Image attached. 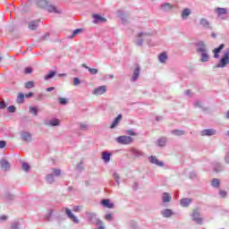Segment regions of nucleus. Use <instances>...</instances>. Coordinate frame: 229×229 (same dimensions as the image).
Instances as JSON below:
<instances>
[{
  "mask_svg": "<svg viewBox=\"0 0 229 229\" xmlns=\"http://www.w3.org/2000/svg\"><path fill=\"white\" fill-rule=\"evenodd\" d=\"M25 74H31L33 72V69L31 67H27L24 70Z\"/></svg>",
  "mask_w": 229,
  "mask_h": 229,
  "instance_id": "nucleus-51",
  "label": "nucleus"
},
{
  "mask_svg": "<svg viewBox=\"0 0 229 229\" xmlns=\"http://www.w3.org/2000/svg\"><path fill=\"white\" fill-rule=\"evenodd\" d=\"M53 212H55L53 209H48L47 214L45 215V219L47 221H49L51 219V216H53Z\"/></svg>",
  "mask_w": 229,
  "mask_h": 229,
  "instance_id": "nucleus-37",
  "label": "nucleus"
},
{
  "mask_svg": "<svg viewBox=\"0 0 229 229\" xmlns=\"http://www.w3.org/2000/svg\"><path fill=\"white\" fill-rule=\"evenodd\" d=\"M38 22H40V20L30 21L29 24L30 30H37V28H38Z\"/></svg>",
  "mask_w": 229,
  "mask_h": 229,
  "instance_id": "nucleus-28",
  "label": "nucleus"
},
{
  "mask_svg": "<svg viewBox=\"0 0 229 229\" xmlns=\"http://www.w3.org/2000/svg\"><path fill=\"white\" fill-rule=\"evenodd\" d=\"M81 31H83L82 29H76L75 30H73L72 34L69 38H73L74 37H76V35H80Z\"/></svg>",
  "mask_w": 229,
  "mask_h": 229,
  "instance_id": "nucleus-39",
  "label": "nucleus"
},
{
  "mask_svg": "<svg viewBox=\"0 0 229 229\" xmlns=\"http://www.w3.org/2000/svg\"><path fill=\"white\" fill-rule=\"evenodd\" d=\"M223 49H225V44H221L218 47L215 48L213 50L214 58H216V60L219 59V53H221Z\"/></svg>",
  "mask_w": 229,
  "mask_h": 229,
  "instance_id": "nucleus-20",
  "label": "nucleus"
},
{
  "mask_svg": "<svg viewBox=\"0 0 229 229\" xmlns=\"http://www.w3.org/2000/svg\"><path fill=\"white\" fill-rule=\"evenodd\" d=\"M148 160H149L150 164H154L155 165H157L158 167H164V162L158 160V158H157V157H155V156L149 157Z\"/></svg>",
  "mask_w": 229,
  "mask_h": 229,
  "instance_id": "nucleus-14",
  "label": "nucleus"
},
{
  "mask_svg": "<svg viewBox=\"0 0 229 229\" xmlns=\"http://www.w3.org/2000/svg\"><path fill=\"white\" fill-rule=\"evenodd\" d=\"M0 167L3 171H10V163L6 159L0 161Z\"/></svg>",
  "mask_w": 229,
  "mask_h": 229,
  "instance_id": "nucleus-19",
  "label": "nucleus"
},
{
  "mask_svg": "<svg viewBox=\"0 0 229 229\" xmlns=\"http://www.w3.org/2000/svg\"><path fill=\"white\" fill-rule=\"evenodd\" d=\"M36 4L38 8H41L42 10H47V12H49L50 13H60V12L56 10V7L49 4V2L47 0H37Z\"/></svg>",
  "mask_w": 229,
  "mask_h": 229,
  "instance_id": "nucleus-1",
  "label": "nucleus"
},
{
  "mask_svg": "<svg viewBox=\"0 0 229 229\" xmlns=\"http://www.w3.org/2000/svg\"><path fill=\"white\" fill-rule=\"evenodd\" d=\"M5 106H6V103H4V101L0 102V110H4Z\"/></svg>",
  "mask_w": 229,
  "mask_h": 229,
  "instance_id": "nucleus-61",
  "label": "nucleus"
},
{
  "mask_svg": "<svg viewBox=\"0 0 229 229\" xmlns=\"http://www.w3.org/2000/svg\"><path fill=\"white\" fill-rule=\"evenodd\" d=\"M25 89H33L35 87V82L33 81H27L24 84Z\"/></svg>",
  "mask_w": 229,
  "mask_h": 229,
  "instance_id": "nucleus-43",
  "label": "nucleus"
},
{
  "mask_svg": "<svg viewBox=\"0 0 229 229\" xmlns=\"http://www.w3.org/2000/svg\"><path fill=\"white\" fill-rule=\"evenodd\" d=\"M129 226H130L131 229H137V222H135V221H131V222L129 223Z\"/></svg>",
  "mask_w": 229,
  "mask_h": 229,
  "instance_id": "nucleus-47",
  "label": "nucleus"
},
{
  "mask_svg": "<svg viewBox=\"0 0 229 229\" xmlns=\"http://www.w3.org/2000/svg\"><path fill=\"white\" fill-rule=\"evenodd\" d=\"M49 126H60V120L54 118L49 121Z\"/></svg>",
  "mask_w": 229,
  "mask_h": 229,
  "instance_id": "nucleus-34",
  "label": "nucleus"
},
{
  "mask_svg": "<svg viewBox=\"0 0 229 229\" xmlns=\"http://www.w3.org/2000/svg\"><path fill=\"white\" fill-rule=\"evenodd\" d=\"M195 47L198 54L208 50V48L207 47V44L205 43V41L202 40L196 42Z\"/></svg>",
  "mask_w": 229,
  "mask_h": 229,
  "instance_id": "nucleus-8",
  "label": "nucleus"
},
{
  "mask_svg": "<svg viewBox=\"0 0 229 229\" xmlns=\"http://www.w3.org/2000/svg\"><path fill=\"white\" fill-rule=\"evenodd\" d=\"M113 178L115 180L117 185H121V182H120L121 177L119 176V174L114 173L113 174Z\"/></svg>",
  "mask_w": 229,
  "mask_h": 229,
  "instance_id": "nucleus-40",
  "label": "nucleus"
},
{
  "mask_svg": "<svg viewBox=\"0 0 229 229\" xmlns=\"http://www.w3.org/2000/svg\"><path fill=\"white\" fill-rule=\"evenodd\" d=\"M20 138L21 140H22L23 142H31V140H33V136L31 135V132L26 131H21L20 132Z\"/></svg>",
  "mask_w": 229,
  "mask_h": 229,
  "instance_id": "nucleus-6",
  "label": "nucleus"
},
{
  "mask_svg": "<svg viewBox=\"0 0 229 229\" xmlns=\"http://www.w3.org/2000/svg\"><path fill=\"white\" fill-rule=\"evenodd\" d=\"M225 160L226 164H229V152L226 153Z\"/></svg>",
  "mask_w": 229,
  "mask_h": 229,
  "instance_id": "nucleus-63",
  "label": "nucleus"
},
{
  "mask_svg": "<svg viewBox=\"0 0 229 229\" xmlns=\"http://www.w3.org/2000/svg\"><path fill=\"white\" fill-rule=\"evenodd\" d=\"M65 216L72 221V223H74V225L80 224V219H78V216H76L74 214H72V210H71L69 208H63Z\"/></svg>",
  "mask_w": 229,
  "mask_h": 229,
  "instance_id": "nucleus-4",
  "label": "nucleus"
},
{
  "mask_svg": "<svg viewBox=\"0 0 229 229\" xmlns=\"http://www.w3.org/2000/svg\"><path fill=\"white\" fill-rule=\"evenodd\" d=\"M7 219H8V216H6V215L0 216V222L7 221Z\"/></svg>",
  "mask_w": 229,
  "mask_h": 229,
  "instance_id": "nucleus-56",
  "label": "nucleus"
},
{
  "mask_svg": "<svg viewBox=\"0 0 229 229\" xmlns=\"http://www.w3.org/2000/svg\"><path fill=\"white\" fill-rule=\"evenodd\" d=\"M173 8H174V6L169 3H165L160 5V10H162V12H171Z\"/></svg>",
  "mask_w": 229,
  "mask_h": 229,
  "instance_id": "nucleus-21",
  "label": "nucleus"
},
{
  "mask_svg": "<svg viewBox=\"0 0 229 229\" xmlns=\"http://www.w3.org/2000/svg\"><path fill=\"white\" fill-rule=\"evenodd\" d=\"M101 205H103L106 208H114V203L110 202V199H106L101 201Z\"/></svg>",
  "mask_w": 229,
  "mask_h": 229,
  "instance_id": "nucleus-25",
  "label": "nucleus"
},
{
  "mask_svg": "<svg viewBox=\"0 0 229 229\" xmlns=\"http://www.w3.org/2000/svg\"><path fill=\"white\" fill-rule=\"evenodd\" d=\"M192 203V199L189 198L182 199H181V207H189Z\"/></svg>",
  "mask_w": 229,
  "mask_h": 229,
  "instance_id": "nucleus-27",
  "label": "nucleus"
},
{
  "mask_svg": "<svg viewBox=\"0 0 229 229\" xmlns=\"http://www.w3.org/2000/svg\"><path fill=\"white\" fill-rule=\"evenodd\" d=\"M118 144L128 145L133 142V138L130 136H120L116 139Z\"/></svg>",
  "mask_w": 229,
  "mask_h": 229,
  "instance_id": "nucleus-7",
  "label": "nucleus"
},
{
  "mask_svg": "<svg viewBox=\"0 0 229 229\" xmlns=\"http://www.w3.org/2000/svg\"><path fill=\"white\" fill-rule=\"evenodd\" d=\"M89 74H98V71L96 68H88Z\"/></svg>",
  "mask_w": 229,
  "mask_h": 229,
  "instance_id": "nucleus-48",
  "label": "nucleus"
},
{
  "mask_svg": "<svg viewBox=\"0 0 229 229\" xmlns=\"http://www.w3.org/2000/svg\"><path fill=\"white\" fill-rule=\"evenodd\" d=\"M171 199H173V197L171 196V194H169L167 192L163 193V195H162L163 203H169V201H171Z\"/></svg>",
  "mask_w": 229,
  "mask_h": 229,
  "instance_id": "nucleus-26",
  "label": "nucleus"
},
{
  "mask_svg": "<svg viewBox=\"0 0 229 229\" xmlns=\"http://www.w3.org/2000/svg\"><path fill=\"white\" fill-rule=\"evenodd\" d=\"M80 83H81V81H80V79H78V78H74L73 79V85L75 86V87H78V85H80Z\"/></svg>",
  "mask_w": 229,
  "mask_h": 229,
  "instance_id": "nucleus-53",
  "label": "nucleus"
},
{
  "mask_svg": "<svg viewBox=\"0 0 229 229\" xmlns=\"http://www.w3.org/2000/svg\"><path fill=\"white\" fill-rule=\"evenodd\" d=\"M98 229H105V224L101 220H98Z\"/></svg>",
  "mask_w": 229,
  "mask_h": 229,
  "instance_id": "nucleus-54",
  "label": "nucleus"
},
{
  "mask_svg": "<svg viewBox=\"0 0 229 229\" xmlns=\"http://www.w3.org/2000/svg\"><path fill=\"white\" fill-rule=\"evenodd\" d=\"M29 111H30V113L32 114L33 115H38V111L37 107H35V106H30V107L29 108Z\"/></svg>",
  "mask_w": 229,
  "mask_h": 229,
  "instance_id": "nucleus-42",
  "label": "nucleus"
},
{
  "mask_svg": "<svg viewBox=\"0 0 229 229\" xmlns=\"http://www.w3.org/2000/svg\"><path fill=\"white\" fill-rule=\"evenodd\" d=\"M191 13H192V10H191L190 8H184L181 13L182 20L187 21V19L191 17Z\"/></svg>",
  "mask_w": 229,
  "mask_h": 229,
  "instance_id": "nucleus-12",
  "label": "nucleus"
},
{
  "mask_svg": "<svg viewBox=\"0 0 229 229\" xmlns=\"http://www.w3.org/2000/svg\"><path fill=\"white\" fill-rule=\"evenodd\" d=\"M131 153L132 156H134L136 158H140V157H144V152L141 150H139L137 148H131Z\"/></svg>",
  "mask_w": 229,
  "mask_h": 229,
  "instance_id": "nucleus-22",
  "label": "nucleus"
},
{
  "mask_svg": "<svg viewBox=\"0 0 229 229\" xmlns=\"http://www.w3.org/2000/svg\"><path fill=\"white\" fill-rule=\"evenodd\" d=\"M106 92V86L103 85L96 88L92 91V94H94V96H103V94H105Z\"/></svg>",
  "mask_w": 229,
  "mask_h": 229,
  "instance_id": "nucleus-11",
  "label": "nucleus"
},
{
  "mask_svg": "<svg viewBox=\"0 0 229 229\" xmlns=\"http://www.w3.org/2000/svg\"><path fill=\"white\" fill-rule=\"evenodd\" d=\"M8 112H10L11 114H13V112H15V107L14 106H9L7 108Z\"/></svg>",
  "mask_w": 229,
  "mask_h": 229,
  "instance_id": "nucleus-55",
  "label": "nucleus"
},
{
  "mask_svg": "<svg viewBox=\"0 0 229 229\" xmlns=\"http://www.w3.org/2000/svg\"><path fill=\"white\" fill-rule=\"evenodd\" d=\"M93 19H94L93 22L95 24H99L101 22H106V18H105L99 14H93Z\"/></svg>",
  "mask_w": 229,
  "mask_h": 229,
  "instance_id": "nucleus-17",
  "label": "nucleus"
},
{
  "mask_svg": "<svg viewBox=\"0 0 229 229\" xmlns=\"http://www.w3.org/2000/svg\"><path fill=\"white\" fill-rule=\"evenodd\" d=\"M121 119H123V114H118L117 117L114 120V122L110 125L111 130H114V128H116L119 123H121Z\"/></svg>",
  "mask_w": 229,
  "mask_h": 229,
  "instance_id": "nucleus-24",
  "label": "nucleus"
},
{
  "mask_svg": "<svg viewBox=\"0 0 229 229\" xmlns=\"http://www.w3.org/2000/svg\"><path fill=\"white\" fill-rule=\"evenodd\" d=\"M219 194H220V196H221V198H226V191H219Z\"/></svg>",
  "mask_w": 229,
  "mask_h": 229,
  "instance_id": "nucleus-58",
  "label": "nucleus"
},
{
  "mask_svg": "<svg viewBox=\"0 0 229 229\" xmlns=\"http://www.w3.org/2000/svg\"><path fill=\"white\" fill-rule=\"evenodd\" d=\"M171 133L172 135H175L176 137H182V135H185V131L173 130Z\"/></svg>",
  "mask_w": 229,
  "mask_h": 229,
  "instance_id": "nucleus-33",
  "label": "nucleus"
},
{
  "mask_svg": "<svg viewBox=\"0 0 229 229\" xmlns=\"http://www.w3.org/2000/svg\"><path fill=\"white\" fill-rule=\"evenodd\" d=\"M161 215L163 216V217H171V216H173V210L164 209L161 211Z\"/></svg>",
  "mask_w": 229,
  "mask_h": 229,
  "instance_id": "nucleus-32",
  "label": "nucleus"
},
{
  "mask_svg": "<svg viewBox=\"0 0 229 229\" xmlns=\"http://www.w3.org/2000/svg\"><path fill=\"white\" fill-rule=\"evenodd\" d=\"M199 55H200V62L207 63L210 60V55H208V50H205L204 52H199Z\"/></svg>",
  "mask_w": 229,
  "mask_h": 229,
  "instance_id": "nucleus-15",
  "label": "nucleus"
},
{
  "mask_svg": "<svg viewBox=\"0 0 229 229\" xmlns=\"http://www.w3.org/2000/svg\"><path fill=\"white\" fill-rule=\"evenodd\" d=\"M52 173L55 176H60V174H62V171L60 169H58V168H53L52 169Z\"/></svg>",
  "mask_w": 229,
  "mask_h": 229,
  "instance_id": "nucleus-44",
  "label": "nucleus"
},
{
  "mask_svg": "<svg viewBox=\"0 0 229 229\" xmlns=\"http://www.w3.org/2000/svg\"><path fill=\"white\" fill-rule=\"evenodd\" d=\"M214 169L216 173H221V171H223V165L216 163L215 164Z\"/></svg>",
  "mask_w": 229,
  "mask_h": 229,
  "instance_id": "nucleus-38",
  "label": "nucleus"
},
{
  "mask_svg": "<svg viewBox=\"0 0 229 229\" xmlns=\"http://www.w3.org/2000/svg\"><path fill=\"white\" fill-rule=\"evenodd\" d=\"M76 170H77V171H83V163H82V162H81V163H79V164L77 165Z\"/></svg>",
  "mask_w": 229,
  "mask_h": 229,
  "instance_id": "nucleus-52",
  "label": "nucleus"
},
{
  "mask_svg": "<svg viewBox=\"0 0 229 229\" xmlns=\"http://www.w3.org/2000/svg\"><path fill=\"white\" fill-rule=\"evenodd\" d=\"M211 185L215 189H219V186L221 185V181L219 179H217V178H214L211 181Z\"/></svg>",
  "mask_w": 229,
  "mask_h": 229,
  "instance_id": "nucleus-29",
  "label": "nucleus"
},
{
  "mask_svg": "<svg viewBox=\"0 0 229 229\" xmlns=\"http://www.w3.org/2000/svg\"><path fill=\"white\" fill-rule=\"evenodd\" d=\"M110 157H112V154L108 152H102V158L106 164H108L110 162Z\"/></svg>",
  "mask_w": 229,
  "mask_h": 229,
  "instance_id": "nucleus-30",
  "label": "nucleus"
},
{
  "mask_svg": "<svg viewBox=\"0 0 229 229\" xmlns=\"http://www.w3.org/2000/svg\"><path fill=\"white\" fill-rule=\"evenodd\" d=\"M150 36H151V33H148V32H146V31L139 32L136 35V38L134 40V43L136 44V46L140 47L144 44V40H146V38H148Z\"/></svg>",
  "mask_w": 229,
  "mask_h": 229,
  "instance_id": "nucleus-2",
  "label": "nucleus"
},
{
  "mask_svg": "<svg viewBox=\"0 0 229 229\" xmlns=\"http://www.w3.org/2000/svg\"><path fill=\"white\" fill-rule=\"evenodd\" d=\"M191 216L192 221L197 225H203V218L201 217V214H199V209H194Z\"/></svg>",
  "mask_w": 229,
  "mask_h": 229,
  "instance_id": "nucleus-5",
  "label": "nucleus"
},
{
  "mask_svg": "<svg viewBox=\"0 0 229 229\" xmlns=\"http://www.w3.org/2000/svg\"><path fill=\"white\" fill-rule=\"evenodd\" d=\"M229 64V48L225 49L224 55L220 59L219 63L216 64L218 69H225Z\"/></svg>",
  "mask_w": 229,
  "mask_h": 229,
  "instance_id": "nucleus-3",
  "label": "nucleus"
},
{
  "mask_svg": "<svg viewBox=\"0 0 229 229\" xmlns=\"http://www.w3.org/2000/svg\"><path fill=\"white\" fill-rule=\"evenodd\" d=\"M216 131L214 129H205L200 132V135L202 137L208 136V137H212V135H216Z\"/></svg>",
  "mask_w": 229,
  "mask_h": 229,
  "instance_id": "nucleus-16",
  "label": "nucleus"
},
{
  "mask_svg": "<svg viewBox=\"0 0 229 229\" xmlns=\"http://www.w3.org/2000/svg\"><path fill=\"white\" fill-rule=\"evenodd\" d=\"M140 76V66L137 64L134 71L132 72L131 81H137Z\"/></svg>",
  "mask_w": 229,
  "mask_h": 229,
  "instance_id": "nucleus-13",
  "label": "nucleus"
},
{
  "mask_svg": "<svg viewBox=\"0 0 229 229\" xmlns=\"http://www.w3.org/2000/svg\"><path fill=\"white\" fill-rule=\"evenodd\" d=\"M106 221H113L114 220V215L112 213H108L105 216Z\"/></svg>",
  "mask_w": 229,
  "mask_h": 229,
  "instance_id": "nucleus-45",
  "label": "nucleus"
},
{
  "mask_svg": "<svg viewBox=\"0 0 229 229\" xmlns=\"http://www.w3.org/2000/svg\"><path fill=\"white\" fill-rule=\"evenodd\" d=\"M3 148H6V141L0 140V149H3Z\"/></svg>",
  "mask_w": 229,
  "mask_h": 229,
  "instance_id": "nucleus-57",
  "label": "nucleus"
},
{
  "mask_svg": "<svg viewBox=\"0 0 229 229\" xmlns=\"http://www.w3.org/2000/svg\"><path fill=\"white\" fill-rule=\"evenodd\" d=\"M228 8L218 7L216 9V13L217 14V17H219V19H226L225 15H228Z\"/></svg>",
  "mask_w": 229,
  "mask_h": 229,
  "instance_id": "nucleus-9",
  "label": "nucleus"
},
{
  "mask_svg": "<svg viewBox=\"0 0 229 229\" xmlns=\"http://www.w3.org/2000/svg\"><path fill=\"white\" fill-rule=\"evenodd\" d=\"M80 210H81V206H74L73 207V212H80Z\"/></svg>",
  "mask_w": 229,
  "mask_h": 229,
  "instance_id": "nucleus-59",
  "label": "nucleus"
},
{
  "mask_svg": "<svg viewBox=\"0 0 229 229\" xmlns=\"http://www.w3.org/2000/svg\"><path fill=\"white\" fill-rule=\"evenodd\" d=\"M58 101L60 105H67V98H59Z\"/></svg>",
  "mask_w": 229,
  "mask_h": 229,
  "instance_id": "nucleus-49",
  "label": "nucleus"
},
{
  "mask_svg": "<svg viewBox=\"0 0 229 229\" xmlns=\"http://www.w3.org/2000/svg\"><path fill=\"white\" fill-rule=\"evenodd\" d=\"M81 130H83L84 131L89 130V125L87 123H81L80 124Z\"/></svg>",
  "mask_w": 229,
  "mask_h": 229,
  "instance_id": "nucleus-50",
  "label": "nucleus"
},
{
  "mask_svg": "<svg viewBox=\"0 0 229 229\" xmlns=\"http://www.w3.org/2000/svg\"><path fill=\"white\" fill-rule=\"evenodd\" d=\"M25 224H24V220L21 219V220H15L13 222H12L11 224V228L12 229H22L24 228Z\"/></svg>",
  "mask_w": 229,
  "mask_h": 229,
  "instance_id": "nucleus-10",
  "label": "nucleus"
},
{
  "mask_svg": "<svg viewBox=\"0 0 229 229\" xmlns=\"http://www.w3.org/2000/svg\"><path fill=\"white\" fill-rule=\"evenodd\" d=\"M21 169H23V171L28 173L30 171V165H28V163H22Z\"/></svg>",
  "mask_w": 229,
  "mask_h": 229,
  "instance_id": "nucleus-46",
  "label": "nucleus"
},
{
  "mask_svg": "<svg viewBox=\"0 0 229 229\" xmlns=\"http://www.w3.org/2000/svg\"><path fill=\"white\" fill-rule=\"evenodd\" d=\"M56 74L55 72H50L49 73H47L45 77L44 80L47 81V80H51V78H55V75Z\"/></svg>",
  "mask_w": 229,
  "mask_h": 229,
  "instance_id": "nucleus-35",
  "label": "nucleus"
},
{
  "mask_svg": "<svg viewBox=\"0 0 229 229\" xmlns=\"http://www.w3.org/2000/svg\"><path fill=\"white\" fill-rule=\"evenodd\" d=\"M128 134L129 135H132V136H136L137 135V132L133 131H128Z\"/></svg>",
  "mask_w": 229,
  "mask_h": 229,
  "instance_id": "nucleus-64",
  "label": "nucleus"
},
{
  "mask_svg": "<svg viewBox=\"0 0 229 229\" xmlns=\"http://www.w3.org/2000/svg\"><path fill=\"white\" fill-rule=\"evenodd\" d=\"M158 60L161 64H165L167 61V53L163 52L162 54L159 55Z\"/></svg>",
  "mask_w": 229,
  "mask_h": 229,
  "instance_id": "nucleus-31",
  "label": "nucleus"
},
{
  "mask_svg": "<svg viewBox=\"0 0 229 229\" xmlns=\"http://www.w3.org/2000/svg\"><path fill=\"white\" fill-rule=\"evenodd\" d=\"M16 102L19 104L24 103V95L22 93L18 95Z\"/></svg>",
  "mask_w": 229,
  "mask_h": 229,
  "instance_id": "nucleus-41",
  "label": "nucleus"
},
{
  "mask_svg": "<svg viewBox=\"0 0 229 229\" xmlns=\"http://www.w3.org/2000/svg\"><path fill=\"white\" fill-rule=\"evenodd\" d=\"M194 106H195V107H199V106H201V101L196 100V101L194 102Z\"/></svg>",
  "mask_w": 229,
  "mask_h": 229,
  "instance_id": "nucleus-60",
  "label": "nucleus"
},
{
  "mask_svg": "<svg viewBox=\"0 0 229 229\" xmlns=\"http://www.w3.org/2000/svg\"><path fill=\"white\" fill-rule=\"evenodd\" d=\"M165 144H167V138L165 137L159 138L156 141V146H158L159 148H164Z\"/></svg>",
  "mask_w": 229,
  "mask_h": 229,
  "instance_id": "nucleus-23",
  "label": "nucleus"
},
{
  "mask_svg": "<svg viewBox=\"0 0 229 229\" xmlns=\"http://www.w3.org/2000/svg\"><path fill=\"white\" fill-rule=\"evenodd\" d=\"M47 183H55V177L53 176V174H49L47 175Z\"/></svg>",
  "mask_w": 229,
  "mask_h": 229,
  "instance_id": "nucleus-36",
  "label": "nucleus"
},
{
  "mask_svg": "<svg viewBox=\"0 0 229 229\" xmlns=\"http://www.w3.org/2000/svg\"><path fill=\"white\" fill-rule=\"evenodd\" d=\"M199 24L202 26V28H205L206 30H212V26H210V21L205 18H201L199 20Z\"/></svg>",
  "mask_w": 229,
  "mask_h": 229,
  "instance_id": "nucleus-18",
  "label": "nucleus"
},
{
  "mask_svg": "<svg viewBox=\"0 0 229 229\" xmlns=\"http://www.w3.org/2000/svg\"><path fill=\"white\" fill-rule=\"evenodd\" d=\"M25 98H33V92H29L25 95Z\"/></svg>",
  "mask_w": 229,
  "mask_h": 229,
  "instance_id": "nucleus-62",
  "label": "nucleus"
}]
</instances>
